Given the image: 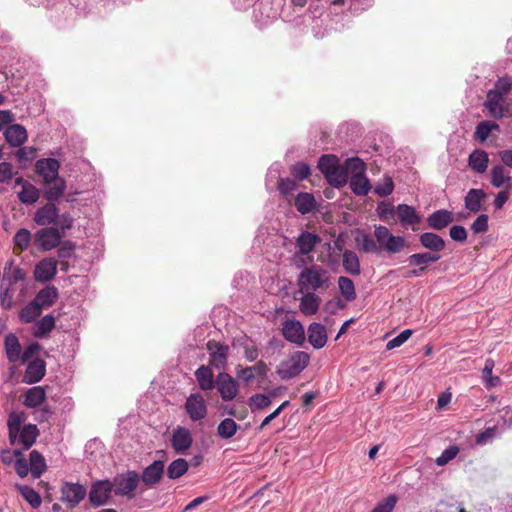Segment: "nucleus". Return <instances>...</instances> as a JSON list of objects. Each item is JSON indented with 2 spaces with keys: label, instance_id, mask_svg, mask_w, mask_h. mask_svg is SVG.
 I'll return each instance as SVG.
<instances>
[{
  "label": "nucleus",
  "instance_id": "obj_1",
  "mask_svg": "<svg viewBox=\"0 0 512 512\" xmlns=\"http://www.w3.org/2000/svg\"><path fill=\"white\" fill-rule=\"evenodd\" d=\"M297 286L299 292L323 294L332 287V276L322 265L312 264L300 271Z\"/></svg>",
  "mask_w": 512,
  "mask_h": 512
},
{
  "label": "nucleus",
  "instance_id": "obj_2",
  "mask_svg": "<svg viewBox=\"0 0 512 512\" xmlns=\"http://www.w3.org/2000/svg\"><path fill=\"white\" fill-rule=\"evenodd\" d=\"M25 421L24 412L12 411L8 415L7 427L10 444L18 443L24 450H28L39 436V429L35 424L23 425Z\"/></svg>",
  "mask_w": 512,
  "mask_h": 512
},
{
  "label": "nucleus",
  "instance_id": "obj_3",
  "mask_svg": "<svg viewBox=\"0 0 512 512\" xmlns=\"http://www.w3.org/2000/svg\"><path fill=\"white\" fill-rule=\"evenodd\" d=\"M74 219L70 213L61 214L58 227H43L34 234V245L37 249L46 252L57 248L66 230L73 227Z\"/></svg>",
  "mask_w": 512,
  "mask_h": 512
},
{
  "label": "nucleus",
  "instance_id": "obj_4",
  "mask_svg": "<svg viewBox=\"0 0 512 512\" xmlns=\"http://www.w3.org/2000/svg\"><path fill=\"white\" fill-rule=\"evenodd\" d=\"M318 168L328 183L336 188L343 187L349 179L347 160L342 166L335 155L325 154L318 161Z\"/></svg>",
  "mask_w": 512,
  "mask_h": 512
},
{
  "label": "nucleus",
  "instance_id": "obj_5",
  "mask_svg": "<svg viewBox=\"0 0 512 512\" xmlns=\"http://www.w3.org/2000/svg\"><path fill=\"white\" fill-rule=\"evenodd\" d=\"M349 170V185L357 196H366L371 190V184L365 175L366 165L358 157L347 159Z\"/></svg>",
  "mask_w": 512,
  "mask_h": 512
},
{
  "label": "nucleus",
  "instance_id": "obj_6",
  "mask_svg": "<svg viewBox=\"0 0 512 512\" xmlns=\"http://www.w3.org/2000/svg\"><path fill=\"white\" fill-rule=\"evenodd\" d=\"M310 355L304 351H295L277 367V374L282 380L298 376L309 364Z\"/></svg>",
  "mask_w": 512,
  "mask_h": 512
},
{
  "label": "nucleus",
  "instance_id": "obj_7",
  "mask_svg": "<svg viewBox=\"0 0 512 512\" xmlns=\"http://www.w3.org/2000/svg\"><path fill=\"white\" fill-rule=\"evenodd\" d=\"M140 482V475L135 470H128L125 473L117 474L111 484L112 491L117 496H125L128 499L134 498V491Z\"/></svg>",
  "mask_w": 512,
  "mask_h": 512
},
{
  "label": "nucleus",
  "instance_id": "obj_8",
  "mask_svg": "<svg viewBox=\"0 0 512 512\" xmlns=\"http://www.w3.org/2000/svg\"><path fill=\"white\" fill-rule=\"evenodd\" d=\"M374 236L377 245L390 254L401 252L406 246V240L402 236L393 235L386 226H375Z\"/></svg>",
  "mask_w": 512,
  "mask_h": 512
},
{
  "label": "nucleus",
  "instance_id": "obj_9",
  "mask_svg": "<svg viewBox=\"0 0 512 512\" xmlns=\"http://www.w3.org/2000/svg\"><path fill=\"white\" fill-rule=\"evenodd\" d=\"M440 255L432 252H421L410 255L407 259L409 265L418 266V268L410 270L406 273L405 277H420L427 273L428 264L437 262L440 259Z\"/></svg>",
  "mask_w": 512,
  "mask_h": 512
},
{
  "label": "nucleus",
  "instance_id": "obj_10",
  "mask_svg": "<svg viewBox=\"0 0 512 512\" xmlns=\"http://www.w3.org/2000/svg\"><path fill=\"white\" fill-rule=\"evenodd\" d=\"M209 351V366L216 369H225L229 356V346L216 340H209L206 344Z\"/></svg>",
  "mask_w": 512,
  "mask_h": 512
},
{
  "label": "nucleus",
  "instance_id": "obj_11",
  "mask_svg": "<svg viewBox=\"0 0 512 512\" xmlns=\"http://www.w3.org/2000/svg\"><path fill=\"white\" fill-rule=\"evenodd\" d=\"M60 218L59 209L54 202L48 201V203L36 210L33 220L36 224L43 227H58Z\"/></svg>",
  "mask_w": 512,
  "mask_h": 512
},
{
  "label": "nucleus",
  "instance_id": "obj_12",
  "mask_svg": "<svg viewBox=\"0 0 512 512\" xmlns=\"http://www.w3.org/2000/svg\"><path fill=\"white\" fill-rule=\"evenodd\" d=\"M185 410L192 421L203 420L208 413L207 404L203 395L199 392L190 394L185 402Z\"/></svg>",
  "mask_w": 512,
  "mask_h": 512
},
{
  "label": "nucleus",
  "instance_id": "obj_13",
  "mask_svg": "<svg viewBox=\"0 0 512 512\" xmlns=\"http://www.w3.org/2000/svg\"><path fill=\"white\" fill-rule=\"evenodd\" d=\"M223 401L233 400L239 393V384L230 374L220 372L216 376V385Z\"/></svg>",
  "mask_w": 512,
  "mask_h": 512
},
{
  "label": "nucleus",
  "instance_id": "obj_14",
  "mask_svg": "<svg viewBox=\"0 0 512 512\" xmlns=\"http://www.w3.org/2000/svg\"><path fill=\"white\" fill-rule=\"evenodd\" d=\"M86 488L79 483L65 482L61 488V501L75 508L86 496Z\"/></svg>",
  "mask_w": 512,
  "mask_h": 512
},
{
  "label": "nucleus",
  "instance_id": "obj_15",
  "mask_svg": "<svg viewBox=\"0 0 512 512\" xmlns=\"http://www.w3.org/2000/svg\"><path fill=\"white\" fill-rule=\"evenodd\" d=\"M165 473V461L155 460L145 467L140 475V480L146 487H154L159 484Z\"/></svg>",
  "mask_w": 512,
  "mask_h": 512
},
{
  "label": "nucleus",
  "instance_id": "obj_16",
  "mask_svg": "<svg viewBox=\"0 0 512 512\" xmlns=\"http://www.w3.org/2000/svg\"><path fill=\"white\" fill-rule=\"evenodd\" d=\"M113 489L109 480H101L92 484L89 492V501L92 506L98 507L107 503Z\"/></svg>",
  "mask_w": 512,
  "mask_h": 512
},
{
  "label": "nucleus",
  "instance_id": "obj_17",
  "mask_svg": "<svg viewBox=\"0 0 512 512\" xmlns=\"http://www.w3.org/2000/svg\"><path fill=\"white\" fill-rule=\"evenodd\" d=\"M60 163L54 158H44L37 160L35 171L43 178V183H50L59 177Z\"/></svg>",
  "mask_w": 512,
  "mask_h": 512
},
{
  "label": "nucleus",
  "instance_id": "obj_18",
  "mask_svg": "<svg viewBox=\"0 0 512 512\" xmlns=\"http://www.w3.org/2000/svg\"><path fill=\"white\" fill-rule=\"evenodd\" d=\"M282 335L284 338L298 345H302L305 341V330L298 320H286L282 324Z\"/></svg>",
  "mask_w": 512,
  "mask_h": 512
},
{
  "label": "nucleus",
  "instance_id": "obj_19",
  "mask_svg": "<svg viewBox=\"0 0 512 512\" xmlns=\"http://www.w3.org/2000/svg\"><path fill=\"white\" fill-rule=\"evenodd\" d=\"M58 261L52 257L42 259L34 269V277L38 282L52 280L57 273Z\"/></svg>",
  "mask_w": 512,
  "mask_h": 512
},
{
  "label": "nucleus",
  "instance_id": "obj_20",
  "mask_svg": "<svg viewBox=\"0 0 512 512\" xmlns=\"http://www.w3.org/2000/svg\"><path fill=\"white\" fill-rule=\"evenodd\" d=\"M193 443L191 432L185 428L178 426L174 431L171 439V446L176 453L182 454L186 452Z\"/></svg>",
  "mask_w": 512,
  "mask_h": 512
},
{
  "label": "nucleus",
  "instance_id": "obj_21",
  "mask_svg": "<svg viewBox=\"0 0 512 512\" xmlns=\"http://www.w3.org/2000/svg\"><path fill=\"white\" fill-rule=\"evenodd\" d=\"M46 373V363L44 360L36 358L30 361L23 375V382L26 384H35L43 379Z\"/></svg>",
  "mask_w": 512,
  "mask_h": 512
},
{
  "label": "nucleus",
  "instance_id": "obj_22",
  "mask_svg": "<svg viewBox=\"0 0 512 512\" xmlns=\"http://www.w3.org/2000/svg\"><path fill=\"white\" fill-rule=\"evenodd\" d=\"M504 96L499 92H495L493 89L487 93V98L484 103L485 108L488 109L490 116L495 119H501L505 115L503 108Z\"/></svg>",
  "mask_w": 512,
  "mask_h": 512
},
{
  "label": "nucleus",
  "instance_id": "obj_23",
  "mask_svg": "<svg viewBox=\"0 0 512 512\" xmlns=\"http://www.w3.org/2000/svg\"><path fill=\"white\" fill-rule=\"evenodd\" d=\"M303 296L300 298L299 310L305 316L315 315L322 303L319 294L314 292H300Z\"/></svg>",
  "mask_w": 512,
  "mask_h": 512
},
{
  "label": "nucleus",
  "instance_id": "obj_24",
  "mask_svg": "<svg viewBox=\"0 0 512 512\" xmlns=\"http://www.w3.org/2000/svg\"><path fill=\"white\" fill-rule=\"evenodd\" d=\"M268 371L269 369L267 364L264 361L259 360L253 366L238 369L237 377L242 379L246 384H249L256 376L261 378L266 377Z\"/></svg>",
  "mask_w": 512,
  "mask_h": 512
},
{
  "label": "nucleus",
  "instance_id": "obj_25",
  "mask_svg": "<svg viewBox=\"0 0 512 512\" xmlns=\"http://www.w3.org/2000/svg\"><path fill=\"white\" fill-rule=\"evenodd\" d=\"M308 341L315 349L323 348L327 343V331L324 325L313 322L308 326Z\"/></svg>",
  "mask_w": 512,
  "mask_h": 512
},
{
  "label": "nucleus",
  "instance_id": "obj_26",
  "mask_svg": "<svg viewBox=\"0 0 512 512\" xmlns=\"http://www.w3.org/2000/svg\"><path fill=\"white\" fill-rule=\"evenodd\" d=\"M22 403L28 408H38L46 400V390L42 386L29 388L22 396Z\"/></svg>",
  "mask_w": 512,
  "mask_h": 512
},
{
  "label": "nucleus",
  "instance_id": "obj_27",
  "mask_svg": "<svg viewBox=\"0 0 512 512\" xmlns=\"http://www.w3.org/2000/svg\"><path fill=\"white\" fill-rule=\"evenodd\" d=\"M454 221L451 211L441 209L433 212L427 218L428 226L434 230H442Z\"/></svg>",
  "mask_w": 512,
  "mask_h": 512
},
{
  "label": "nucleus",
  "instance_id": "obj_28",
  "mask_svg": "<svg viewBox=\"0 0 512 512\" xmlns=\"http://www.w3.org/2000/svg\"><path fill=\"white\" fill-rule=\"evenodd\" d=\"M44 198L49 202L59 200L65 193L66 181L62 177H57L50 183H44Z\"/></svg>",
  "mask_w": 512,
  "mask_h": 512
},
{
  "label": "nucleus",
  "instance_id": "obj_29",
  "mask_svg": "<svg viewBox=\"0 0 512 512\" xmlns=\"http://www.w3.org/2000/svg\"><path fill=\"white\" fill-rule=\"evenodd\" d=\"M199 388L203 391H210L216 385V379L212 367L209 365H201L194 373Z\"/></svg>",
  "mask_w": 512,
  "mask_h": 512
},
{
  "label": "nucleus",
  "instance_id": "obj_30",
  "mask_svg": "<svg viewBox=\"0 0 512 512\" xmlns=\"http://www.w3.org/2000/svg\"><path fill=\"white\" fill-rule=\"evenodd\" d=\"M58 297L59 292L55 286H46L36 294L33 300L43 310L53 306L57 301Z\"/></svg>",
  "mask_w": 512,
  "mask_h": 512
},
{
  "label": "nucleus",
  "instance_id": "obj_31",
  "mask_svg": "<svg viewBox=\"0 0 512 512\" xmlns=\"http://www.w3.org/2000/svg\"><path fill=\"white\" fill-rule=\"evenodd\" d=\"M420 244L430 250L432 253L439 254V252L445 249V241L444 239L432 232H425L419 236Z\"/></svg>",
  "mask_w": 512,
  "mask_h": 512
},
{
  "label": "nucleus",
  "instance_id": "obj_32",
  "mask_svg": "<svg viewBox=\"0 0 512 512\" xmlns=\"http://www.w3.org/2000/svg\"><path fill=\"white\" fill-rule=\"evenodd\" d=\"M487 194L482 189H470L464 199L465 208L472 213L482 210V202L486 199Z\"/></svg>",
  "mask_w": 512,
  "mask_h": 512
},
{
  "label": "nucleus",
  "instance_id": "obj_33",
  "mask_svg": "<svg viewBox=\"0 0 512 512\" xmlns=\"http://www.w3.org/2000/svg\"><path fill=\"white\" fill-rule=\"evenodd\" d=\"M6 141L14 147L21 146L27 139L26 129L20 124H12L4 131Z\"/></svg>",
  "mask_w": 512,
  "mask_h": 512
},
{
  "label": "nucleus",
  "instance_id": "obj_34",
  "mask_svg": "<svg viewBox=\"0 0 512 512\" xmlns=\"http://www.w3.org/2000/svg\"><path fill=\"white\" fill-rule=\"evenodd\" d=\"M316 199L313 194L300 192L294 198V206L302 215L311 213L316 208Z\"/></svg>",
  "mask_w": 512,
  "mask_h": 512
},
{
  "label": "nucleus",
  "instance_id": "obj_35",
  "mask_svg": "<svg viewBox=\"0 0 512 512\" xmlns=\"http://www.w3.org/2000/svg\"><path fill=\"white\" fill-rule=\"evenodd\" d=\"M319 242L320 237L318 235L305 231L298 236L296 245L300 254L307 255L314 250Z\"/></svg>",
  "mask_w": 512,
  "mask_h": 512
},
{
  "label": "nucleus",
  "instance_id": "obj_36",
  "mask_svg": "<svg viewBox=\"0 0 512 512\" xmlns=\"http://www.w3.org/2000/svg\"><path fill=\"white\" fill-rule=\"evenodd\" d=\"M489 164V156L488 153L481 149L474 150L468 158L469 167L477 172L484 173Z\"/></svg>",
  "mask_w": 512,
  "mask_h": 512
},
{
  "label": "nucleus",
  "instance_id": "obj_37",
  "mask_svg": "<svg viewBox=\"0 0 512 512\" xmlns=\"http://www.w3.org/2000/svg\"><path fill=\"white\" fill-rule=\"evenodd\" d=\"M55 323L56 319L53 315H45L35 323L32 335L38 339L47 337L49 333L55 328Z\"/></svg>",
  "mask_w": 512,
  "mask_h": 512
},
{
  "label": "nucleus",
  "instance_id": "obj_38",
  "mask_svg": "<svg viewBox=\"0 0 512 512\" xmlns=\"http://www.w3.org/2000/svg\"><path fill=\"white\" fill-rule=\"evenodd\" d=\"M5 351L10 363H16L21 360V345L17 336L13 333L5 337Z\"/></svg>",
  "mask_w": 512,
  "mask_h": 512
},
{
  "label": "nucleus",
  "instance_id": "obj_39",
  "mask_svg": "<svg viewBox=\"0 0 512 512\" xmlns=\"http://www.w3.org/2000/svg\"><path fill=\"white\" fill-rule=\"evenodd\" d=\"M342 265L344 270L353 276H358L361 273L360 260L357 254L349 249H346L342 255Z\"/></svg>",
  "mask_w": 512,
  "mask_h": 512
},
{
  "label": "nucleus",
  "instance_id": "obj_40",
  "mask_svg": "<svg viewBox=\"0 0 512 512\" xmlns=\"http://www.w3.org/2000/svg\"><path fill=\"white\" fill-rule=\"evenodd\" d=\"M30 472L34 479H38L46 471L47 465L44 456L37 450H32L29 455Z\"/></svg>",
  "mask_w": 512,
  "mask_h": 512
},
{
  "label": "nucleus",
  "instance_id": "obj_41",
  "mask_svg": "<svg viewBox=\"0 0 512 512\" xmlns=\"http://www.w3.org/2000/svg\"><path fill=\"white\" fill-rule=\"evenodd\" d=\"M357 248L364 253L379 254L380 248L377 245V241L373 237L365 232L359 233L355 238Z\"/></svg>",
  "mask_w": 512,
  "mask_h": 512
},
{
  "label": "nucleus",
  "instance_id": "obj_42",
  "mask_svg": "<svg viewBox=\"0 0 512 512\" xmlns=\"http://www.w3.org/2000/svg\"><path fill=\"white\" fill-rule=\"evenodd\" d=\"M397 215L403 226L418 224L421 220L416 210L406 204L397 206Z\"/></svg>",
  "mask_w": 512,
  "mask_h": 512
},
{
  "label": "nucleus",
  "instance_id": "obj_43",
  "mask_svg": "<svg viewBox=\"0 0 512 512\" xmlns=\"http://www.w3.org/2000/svg\"><path fill=\"white\" fill-rule=\"evenodd\" d=\"M189 464L184 458L173 460L166 469V475L171 480H176L187 473Z\"/></svg>",
  "mask_w": 512,
  "mask_h": 512
},
{
  "label": "nucleus",
  "instance_id": "obj_44",
  "mask_svg": "<svg viewBox=\"0 0 512 512\" xmlns=\"http://www.w3.org/2000/svg\"><path fill=\"white\" fill-rule=\"evenodd\" d=\"M40 197V191L31 183H25L18 192V199L21 203L31 205L37 202Z\"/></svg>",
  "mask_w": 512,
  "mask_h": 512
},
{
  "label": "nucleus",
  "instance_id": "obj_45",
  "mask_svg": "<svg viewBox=\"0 0 512 512\" xmlns=\"http://www.w3.org/2000/svg\"><path fill=\"white\" fill-rule=\"evenodd\" d=\"M491 184L494 187H502L507 184L508 188H512L511 177L506 175L505 168L501 165H496L491 169Z\"/></svg>",
  "mask_w": 512,
  "mask_h": 512
},
{
  "label": "nucleus",
  "instance_id": "obj_46",
  "mask_svg": "<svg viewBox=\"0 0 512 512\" xmlns=\"http://www.w3.org/2000/svg\"><path fill=\"white\" fill-rule=\"evenodd\" d=\"M42 309L39 305L32 300L19 313V318L23 323H31L41 315Z\"/></svg>",
  "mask_w": 512,
  "mask_h": 512
},
{
  "label": "nucleus",
  "instance_id": "obj_47",
  "mask_svg": "<svg viewBox=\"0 0 512 512\" xmlns=\"http://www.w3.org/2000/svg\"><path fill=\"white\" fill-rule=\"evenodd\" d=\"M238 428L239 425L233 419L225 418L217 427V435L222 439H230L236 434Z\"/></svg>",
  "mask_w": 512,
  "mask_h": 512
},
{
  "label": "nucleus",
  "instance_id": "obj_48",
  "mask_svg": "<svg viewBox=\"0 0 512 512\" xmlns=\"http://www.w3.org/2000/svg\"><path fill=\"white\" fill-rule=\"evenodd\" d=\"M338 286L341 295L345 298L346 301L351 302L356 299L357 294L355 291V285L350 278L340 276L338 278Z\"/></svg>",
  "mask_w": 512,
  "mask_h": 512
},
{
  "label": "nucleus",
  "instance_id": "obj_49",
  "mask_svg": "<svg viewBox=\"0 0 512 512\" xmlns=\"http://www.w3.org/2000/svg\"><path fill=\"white\" fill-rule=\"evenodd\" d=\"M498 129H499V125L497 123L485 120V121L480 122L476 126V129H475V132H474V137L478 141L484 142V141L487 140L489 134L492 131L498 130Z\"/></svg>",
  "mask_w": 512,
  "mask_h": 512
},
{
  "label": "nucleus",
  "instance_id": "obj_50",
  "mask_svg": "<svg viewBox=\"0 0 512 512\" xmlns=\"http://www.w3.org/2000/svg\"><path fill=\"white\" fill-rule=\"evenodd\" d=\"M494 365V360L488 358L486 359L484 368L482 370V379L486 388L488 389L496 387L500 383V378L498 376L492 375Z\"/></svg>",
  "mask_w": 512,
  "mask_h": 512
},
{
  "label": "nucleus",
  "instance_id": "obj_51",
  "mask_svg": "<svg viewBox=\"0 0 512 512\" xmlns=\"http://www.w3.org/2000/svg\"><path fill=\"white\" fill-rule=\"evenodd\" d=\"M276 392L273 391L269 395L257 393L250 397L249 406L252 411L263 410L271 405V396H275Z\"/></svg>",
  "mask_w": 512,
  "mask_h": 512
},
{
  "label": "nucleus",
  "instance_id": "obj_52",
  "mask_svg": "<svg viewBox=\"0 0 512 512\" xmlns=\"http://www.w3.org/2000/svg\"><path fill=\"white\" fill-rule=\"evenodd\" d=\"M17 489L21 496L31 505L33 508L40 507L42 500L38 492L33 488L26 485H17Z\"/></svg>",
  "mask_w": 512,
  "mask_h": 512
},
{
  "label": "nucleus",
  "instance_id": "obj_53",
  "mask_svg": "<svg viewBox=\"0 0 512 512\" xmlns=\"http://www.w3.org/2000/svg\"><path fill=\"white\" fill-rule=\"evenodd\" d=\"M31 237V232L28 229H19L13 238L15 248L19 249L21 252L28 249L31 242Z\"/></svg>",
  "mask_w": 512,
  "mask_h": 512
},
{
  "label": "nucleus",
  "instance_id": "obj_54",
  "mask_svg": "<svg viewBox=\"0 0 512 512\" xmlns=\"http://www.w3.org/2000/svg\"><path fill=\"white\" fill-rule=\"evenodd\" d=\"M14 456L16 457L14 464L16 473L21 478L26 477L30 471V465L28 464L26 458L24 457L23 453L20 450H15Z\"/></svg>",
  "mask_w": 512,
  "mask_h": 512
},
{
  "label": "nucleus",
  "instance_id": "obj_55",
  "mask_svg": "<svg viewBox=\"0 0 512 512\" xmlns=\"http://www.w3.org/2000/svg\"><path fill=\"white\" fill-rule=\"evenodd\" d=\"M297 187V182L290 178H280L278 181V190L284 197L290 196Z\"/></svg>",
  "mask_w": 512,
  "mask_h": 512
},
{
  "label": "nucleus",
  "instance_id": "obj_56",
  "mask_svg": "<svg viewBox=\"0 0 512 512\" xmlns=\"http://www.w3.org/2000/svg\"><path fill=\"white\" fill-rule=\"evenodd\" d=\"M394 183L390 176H385L382 183L375 186L374 192L380 197H386L393 192Z\"/></svg>",
  "mask_w": 512,
  "mask_h": 512
},
{
  "label": "nucleus",
  "instance_id": "obj_57",
  "mask_svg": "<svg viewBox=\"0 0 512 512\" xmlns=\"http://www.w3.org/2000/svg\"><path fill=\"white\" fill-rule=\"evenodd\" d=\"M397 503L396 495H389L379 502L371 512H392Z\"/></svg>",
  "mask_w": 512,
  "mask_h": 512
},
{
  "label": "nucleus",
  "instance_id": "obj_58",
  "mask_svg": "<svg viewBox=\"0 0 512 512\" xmlns=\"http://www.w3.org/2000/svg\"><path fill=\"white\" fill-rule=\"evenodd\" d=\"M413 334V331L411 329L403 330L400 334H398L396 337L388 341L386 345L387 350H392L394 348H397L401 346L403 343H405Z\"/></svg>",
  "mask_w": 512,
  "mask_h": 512
},
{
  "label": "nucleus",
  "instance_id": "obj_59",
  "mask_svg": "<svg viewBox=\"0 0 512 512\" xmlns=\"http://www.w3.org/2000/svg\"><path fill=\"white\" fill-rule=\"evenodd\" d=\"M458 453L459 448L457 446H449L441 453V455L436 459L435 462L438 466H444L449 461L454 459Z\"/></svg>",
  "mask_w": 512,
  "mask_h": 512
},
{
  "label": "nucleus",
  "instance_id": "obj_60",
  "mask_svg": "<svg viewBox=\"0 0 512 512\" xmlns=\"http://www.w3.org/2000/svg\"><path fill=\"white\" fill-rule=\"evenodd\" d=\"M291 173L297 180L301 181L310 175V167L304 162H298L291 167Z\"/></svg>",
  "mask_w": 512,
  "mask_h": 512
},
{
  "label": "nucleus",
  "instance_id": "obj_61",
  "mask_svg": "<svg viewBox=\"0 0 512 512\" xmlns=\"http://www.w3.org/2000/svg\"><path fill=\"white\" fill-rule=\"evenodd\" d=\"M75 250V245L72 241H62L58 246L57 255L59 259H69L72 257Z\"/></svg>",
  "mask_w": 512,
  "mask_h": 512
},
{
  "label": "nucleus",
  "instance_id": "obj_62",
  "mask_svg": "<svg viewBox=\"0 0 512 512\" xmlns=\"http://www.w3.org/2000/svg\"><path fill=\"white\" fill-rule=\"evenodd\" d=\"M474 233H484L488 230V216L486 214L479 215L471 225Z\"/></svg>",
  "mask_w": 512,
  "mask_h": 512
},
{
  "label": "nucleus",
  "instance_id": "obj_63",
  "mask_svg": "<svg viewBox=\"0 0 512 512\" xmlns=\"http://www.w3.org/2000/svg\"><path fill=\"white\" fill-rule=\"evenodd\" d=\"M36 152L34 147H22L17 151L16 156L20 162H25L34 159Z\"/></svg>",
  "mask_w": 512,
  "mask_h": 512
},
{
  "label": "nucleus",
  "instance_id": "obj_64",
  "mask_svg": "<svg viewBox=\"0 0 512 512\" xmlns=\"http://www.w3.org/2000/svg\"><path fill=\"white\" fill-rule=\"evenodd\" d=\"M512 89V80L509 78H500L495 83V88L493 89L495 92H499L501 95L505 96Z\"/></svg>",
  "mask_w": 512,
  "mask_h": 512
}]
</instances>
